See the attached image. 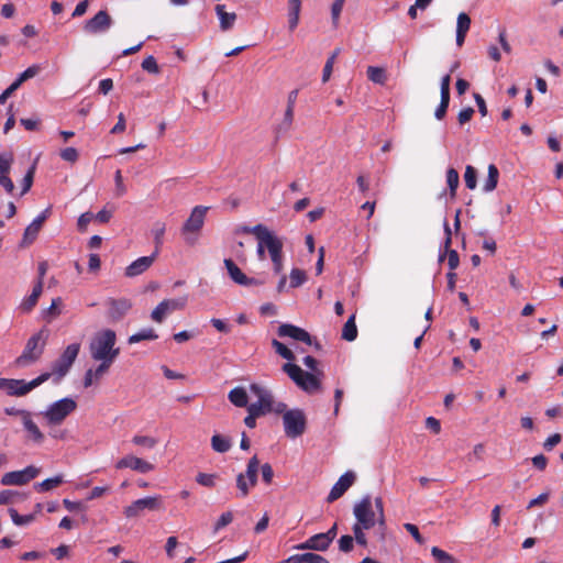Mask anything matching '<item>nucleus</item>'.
<instances>
[{
    "mask_svg": "<svg viewBox=\"0 0 563 563\" xmlns=\"http://www.w3.org/2000/svg\"><path fill=\"white\" fill-rule=\"evenodd\" d=\"M244 232L252 233L257 240V256L265 258V250L268 251L275 274H280L283 265V241L271 232L265 225L256 224L253 228H245Z\"/></svg>",
    "mask_w": 563,
    "mask_h": 563,
    "instance_id": "obj_1",
    "label": "nucleus"
},
{
    "mask_svg": "<svg viewBox=\"0 0 563 563\" xmlns=\"http://www.w3.org/2000/svg\"><path fill=\"white\" fill-rule=\"evenodd\" d=\"M117 334L111 329L99 331L92 338L89 344V352L92 360L115 361L120 354V349L115 347Z\"/></svg>",
    "mask_w": 563,
    "mask_h": 563,
    "instance_id": "obj_2",
    "label": "nucleus"
},
{
    "mask_svg": "<svg viewBox=\"0 0 563 563\" xmlns=\"http://www.w3.org/2000/svg\"><path fill=\"white\" fill-rule=\"evenodd\" d=\"M48 335L49 331L46 328H42L40 331L34 333L26 341L21 355L14 360V366L24 368L36 363L44 353Z\"/></svg>",
    "mask_w": 563,
    "mask_h": 563,
    "instance_id": "obj_3",
    "label": "nucleus"
},
{
    "mask_svg": "<svg viewBox=\"0 0 563 563\" xmlns=\"http://www.w3.org/2000/svg\"><path fill=\"white\" fill-rule=\"evenodd\" d=\"M51 378V373H42L36 378L26 382L24 379L3 378L0 377V390H4L7 395L22 397L45 383Z\"/></svg>",
    "mask_w": 563,
    "mask_h": 563,
    "instance_id": "obj_4",
    "label": "nucleus"
},
{
    "mask_svg": "<svg viewBox=\"0 0 563 563\" xmlns=\"http://www.w3.org/2000/svg\"><path fill=\"white\" fill-rule=\"evenodd\" d=\"M283 369L298 387L309 394L318 391L321 387L320 374L305 372L300 366L292 363H286Z\"/></svg>",
    "mask_w": 563,
    "mask_h": 563,
    "instance_id": "obj_5",
    "label": "nucleus"
},
{
    "mask_svg": "<svg viewBox=\"0 0 563 563\" xmlns=\"http://www.w3.org/2000/svg\"><path fill=\"white\" fill-rule=\"evenodd\" d=\"M77 408V402L69 397L59 399L47 407L43 417L48 426H59Z\"/></svg>",
    "mask_w": 563,
    "mask_h": 563,
    "instance_id": "obj_6",
    "label": "nucleus"
},
{
    "mask_svg": "<svg viewBox=\"0 0 563 563\" xmlns=\"http://www.w3.org/2000/svg\"><path fill=\"white\" fill-rule=\"evenodd\" d=\"M353 514L356 519L354 525L361 528L372 529L377 525V515L373 510L372 498L369 495L364 496L354 505Z\"/></svg>",
    "mask_w": 563,
    "mask_h": 563,
    "instance_id": "obj_7",
    "label": "nucleus"
},
{
    "mask_svg": "<svg viewBox=\"0 0 563 563\" xmlns=\"http://www.w3.org/2000/svg\"><path fill=\"white\" fill-rule=\"evenodd\" d=\"M260 470V461L256 455L251 457L246 465V471L236 476V487L239 496L245 498L250 494V489L257 484V474Z\"/></svg>",
    "mask_w": 563,
    "mask_h": 563,
    "instance_id": "obj_8",
    "label": "nucleus"
},
{
    "mask_svg": "<svg viewBox=\"0 0 563 563\" xmlns=\"http://www.w3.org/2000/svg\"><path fill=\"white\" fill-rule=\"evenodd\" d=\"M285 434L288 438L296 439L302 435L306 431V417L299 409L288 410L283 416Z\"/></svg>",
    "mask_w": 563,
    "mask_h": 563,
    "instance_id": "obj_9",
    "label": "nucleus"
},
{
    "mask_svg": "<svg viewBox=\"0 0 563 563\" xmlns=\"http://www.w3.org/2000/svg\"><path fill=\"white\" fill-rule=\"evenodd\" d=\"M79 351H80L79 343L69 344L64 350L62 355L53 363L51 376L53 374H55L59 378L64 377L70 369L74 362L76 361Z\"/></svg>",
    "mask_w": 563,
    "mask_h": 563,
    "instance_id": "obj_10",
    "label": "nucleus"
},
{
    "mask_svg": "<svg viewBox=\"0 0 563 563\" xmlns=\"http://www.w3.org/2000/svg\"><path fill=\"white\" fill-rule=\"evenodd\" d=\"M208 211V207L196 206L189 216V218L185 221L181 233L185 235V240L189 244L195 243V239H191L189 234L198 233L205 223L206 213Z\"/></svg>",
    "mask_w": 563,
    "mask_h": 563,
    "instance_id": "obj_11",
    "label": "nucleus"
},
{
    "mask_svg": "<svg viewBox=\"0 0 563 563\" xmlns=\"http://www.w3.org/2000/svg\"><path fill=\"white\" fill-rule=\"evenodd\" d=\"M163 508L161 496H148L137 499L124 508L126 518L139 517L144 510L155 511Z\"/></svg>",
    "mask_w": 563,
    "mask_h": 563,
    "instance_id": "obj_12",
    "label": "nucleus"
},
{
    "mask_svg": "<svg viewBox=\"0 0 563 563\" xmlns=\"http://www.w3.org/2000/svg\"><path fill=\"white\" fill-rule=\"evenodd\" d=\"M40 472H41V468L33 466V465L26 466L25 468H23L21 471L8 472L1 477V484L4 486L25 485L29 482H31L32 479H34L35 477H37Z\"/></svg>",
    "mask_w": 563,
    "mask_h": 563,
    "instance_id": "obj_13",
    "label": "nucleus"
},
{
    "mask_svg": "<svg viewBox=\"0 0 563 563\" xmlns=\"http://www.w3.org/2000/svg\"><path fill=\"white\" fill-rule=\"evenodd\" d=\"M113 23L111 15L106 10H100L84 24V31L88 34L107 32Z\"/></svg>",
    "mask_w": 563,
    "mask_h": 563,
    "instance_id": "obj_14",
    "label": "nucleus"
},
{
    "mask_svg": "<svg viewBox=\"0 0 563 563\" xmlns=\"http://www.w3.org/2000/svg\"><path fill=\"white\" fill-rule=\"evenodd\" d=\"M250 389L254 395L257 396L258 400L256 402L249 405L247 408L257 409V411L261 416H264V415L273 411L274 399H273L272 394L268 390L262 388L257 384H252L250 386Z\"/></svg>",
    "mask_w": 563,
    "mask_h": 563,
    "instance_id": "obj_15",
    "label": "nucleus"
},
{
    "mask_svg": "<svg viewBox=\"0 0 563 563\" xmlns=\"http://www.w3.org/2000/svg\"><path fill=\"white\" fill-rule=\"evenodd\" d=\"M185 303V299H165L152 311L151 318L153 321L162 323L168 313L183 309Z\"/></svg>",
    "mask_w": 563,
    "mask_h": 563,
    "instance_id": "obj_16",
    "label": "nucleus"
},
{
    "mask_svg": "<svg viewBox=\"0 0 563 563\" xmlns=\"http://www.w3.org/2000/svg\"><path fill=\"white\" fill-rule=\"evenodd\" d=\"M13 159L11 152L0 153V185L8 194H12L14 190V184L9 177Z\"/></svg>",
    "mask_w": 563,
    "mask_h": 563,
    "instance_id": "obj_17",
    "label": "nucleus"
},
{
    "mask_svg": "<svg viewBox=\"0 0 563 563\" xmlns=\"http://www.w3.org/2000/svg\"><path fill=\"white\" fill-rule=\"evenodd\" d=\"M355 478L356 476L352 471H347L342 476H340L338 482L331 488L327 497V501L333 503L340 497H342L345 494V492L353 485Z\"/></svg>",
    "mask_w": 563,
    "mask_h": 563,
    "instance_id": "obj_18",
    "label": "nucleus"
},
{
    "mask_svg": "<svg viewBox=\"0 0 563 563\" xmlns=\"http://www.w3.org/2000/svg\"><path fill=\"white\" fill-rule=\"evenodd\" d=\"M118 470L131 468L140 473H148L154 470V465L134 455H126L119 460L115 464Z\"/></svg>",
    "mask_w": 563,
    "mask_h": 563,
    "instance_id": "obj_19",
    "label": "nucleus"
},
{
    "mask_svg": "<svg viewBox=\"0 0 563 563\" xmlns=\"http://www.w3.org/2000/svg\"><path fill=\"white\" fill-rule=\"evenodd\" d=\"M107 306L109 307L108 316L112 321L121 320L128 311L131 309L132 303L129 299H113L109 298L107 300Z\"/></svg>",
    "mask_w": 563,
    "mask_h": 563,
    "instance_id": "obj_20",
    "label": "nucleus"
},
{
    "mask_svg": "<svg viewBox=\"0 0 563 563\" xmlns=\"http://www.w3.org/2000/svg\"><path fill=\"white\" fill-rule=\"evenodd\" d=\"M278 335L283 336V338L288 336L296 341H300V342H303L309 345L312 344L311 335L305 329H301L294 324L284 323L282 325H279Z\"/></svg>",
    "mask_w": 563,
    "mask_h": 563,
    "instance_id": "obj_21",
    "label": "nucleus"
},
{
    "mask_svg": "<svg viewBox=\"0 0 563 563\" xmlns=\"http://www.w3.org/2000/svg\"><path fill=\"white\" fill-rule=\"evenodd\" d=\"M157 257V254L153 253L150 256H142L132 262L126 268H125V276L126 277H135L141 274H143L145 271H147L152 264L154 263L155 258Z\"/></svg>",
    "mask_w": 563,
    "mask_h": 563,
    "instance_id": "obj_22",
    "label": "nucleus"
},
{
    "mask_svg": "<svg viewBox=\"0 0 563 563\" xmlns=\"http://www.w3.org/2000/svg\"><path fill=\"white\" fill-rule=\"evenodd\" d=\"M22 424H23V428L24 430L27 432V435H29V439L36 443V444H42L45 440V435L44 433L40 430V428L37 427V424L34 422L33 420V415L32 412L30 411L27 413V416H25L23 419H22Z\"/></svg>",
    "mask_w": 563,
    "mask_h": 563,
    "instance_id": "obj_23",
    "label": "nucleus"
},
{
    "mask_svg": "<svg viewBox=\"0 0 563 563\" xmlns=\"http://www.w3.org/2000/svg\"><path fill=\"white\" fill-rule=\"evenodd\" d=\"M331 542L324 533H317L305 541L300 549H309L316 551H324L329 548Z\"/></svg>",
    "mask_w": 563,
    "mask_h": 563,
    "instance_id": "obj_24",
    "label": "nucleus"
},
{
    "mask_svg": "<svg viewBox=\"0 0 563 563\" xmlns=\"http://www.w3.org/2000/svg\"><path fill=\"white\" fill-rule=\"evenodd\" d=\"M42 291L43 288H41V282H36L33 286L31 295L24 298L20 303V310L24 313L31 312L36 306L37 300L42 295Z\"/></svg>",
    "mask_w": 563,
    "mask_h": 563,
    "instance_id": "obj_25",
    "label": "nucleus"
},
{
    "mask_svg": "<svg viewBox=\"0 0 563 563\" xmlns=\"http://www.w3.org/2000/svg\"><path fill=\"white\" fill-rule=\"evenodd\" d=\"M228 399L232 405L239 408L249 407V397L244 387H234L228 394Z\"/></svg>",
    "mask_w": 563,
    "mask_h": 563,
    "instance_id": "obj_26",
    "label": "nucleus"
},
{
    "mask_svg": "<svg viewBox=\"0 0 563 563\" xmlns=\"http://www.w3.org/2000/svg\"><path fill=\"white\" fill-rule=\"evenodd\" d=\"M284 563H329L328 560L316 553L294 554L289 556Z\"/></svg>",
    "mask_w": 563,
    "mask_h": 563,
    "instance_id": "obj_27",
    "label": "nucleus"
},
{
    "mask_svg": "<svg viewBox=\"0 0 563 563\" xmlns=\"http://www.w3.org/2000/svg\"><path fill=\"white\" fill-rule=\"evenodd\" d=\"M224 8L225 7L223 4H217L216 12L220 20V29L222 31H228L233 26L236 20V14L225 12Z\"/></svg>",
    "mask_w": 563,
    "mask_h": 563,
    "instance_id": "obj_28",
    "label": "nucleus"
},
{
    "mask_svg": "<svg viewBox=\"0 0 563 563\" xmlns=\"http://www.w3.org/2000/svg\"><path fill=\"white\" fill-rule=\"evenodd\" d=\"M223 263H224V266L228 271L230 278L235 284L242 286V284L245 283L244 280H245L246 275L239 268V266L231 258H225L223 261Z\"/></svg>",
    "mask_w": 563,
    "mask_h": 563,
    "instance_id": "obj_29",
    "label": "nucleus"
},
{
    "mask_svg": "<svg viewBox=\"0 0 563 563\" xmlns=\"http://www.w3.org/2000/svg\"><path fill=\"white\" fill-rule=\"evenodd\" d=\"M375 508H376V515H377V531L379 533L380 540L383 541L385 539V532H386V519H385V512H384V503L382 497L375 498Z\"/></svg>",
    "mask_w": 563,
    "mask_h": 563,
    "instance_id": "obj_30",
    "label": "nucleus"
},
{
    "mask_svg": "<svg viewBox=\"0 0 563 563\" xmlns=\"http://www.w3.org/2000/svg\"><path fill=\"white\" fill-rule=\"evenodd\" d=\"M288 23L289 30L294 31L299 23V14L301 9V0H288Z\"/></svg>",
    "mask_w": 563,
    "mask_h": 563,
    "instance_id": "obj_31",
    "label": "nucleus"
},
{
    "mask_svg": "<svg viewBox=\"0 0 563 563\" xmlns=\"http://www.w3.org/2000/svg\"><path fill=\"white\" fill-rule=\"evenodd\" d=\"M41 229L42 228L36 225L34 222H31L24 230L20 247L24 249L30 246L36 240Z\"/></svg>",
    "mask_w": 563,
    "mask_h": 563,
    "instance_id": "obj_32",
    "label": "nucleus"
},
{
    "mask_svg": "<svg viewBox=\"0 0 563 563\" xmlns=\"http://www.w3.org/2000/svg\"><path fill=\"white\" fill-rule=\"evenodd\" d=\"M165 231H166V224L164 222L157 221L154 223L153 229H152V234H153V239H154V243H155V250L153 253H155L157 255H158L161 247L163 245V242H164Z\"/></svg>",
    "mask_w": 563,
    "mask_h": 563,
    "instance_id": "obj_33",
    "label": "nucleus"
},
{
    "mask_svg": "<svg viewBox=\"0 0 563 563\" xmlns=\"http://www.w3.org/2000/svg\"><path fill=\"white\" fill-rule=\"evenodd\" d=\"M498 178H499V170H498V168L496 167V165L489 164L488 165V175H487V178H486V180H485V183L483 185V190L485 192L493 191L497 187Z\"/></svg>",
    "mask_w": 563,
    "mask_h": 563,
    "instance_id": "obj_34",
    "label": "nucleus"
},
{
    "mask_svg": "<svg viewBox=\"0 0 563 563\" xmlns=\"http://www.w3.org/2000/svg\"><path fill=\"white\" fill-rule=\"evenodd\" d=\"M294 115H295V108L286 107V110L284 113V119L276 126V130H275L277 135L287 133L291 129L292 122H294Z\"/></svg>",
    "mask_w": 563,
    "mask_h": 563,
    "instance_id": "obj_35",
    "label": "nucleus"
},
{
    "mask_svg": "<svg viewBox=\"0 0 563 563\" xmlns=\"http://www.w3.org/2000/svg\"><path fill=\"white\" fill-rule=\"evenodd\" d=\"M357 336V328L355 323V314H352L344 323L342 329V339L352 342Z\"/></svg>",
    "mask_w": 563,
    "mask_h": 563,
    "instance_id": "obj_36",
    "label": "nucleus"
},
{
    "mask_svg": "<svg viewBox=\"0 0 563 563\" xmlns=\"http://www.w3.org/2000/svg\"><path fill=\"white\" fill-rule=\"evenodd\" d=\"M63 483H64V477H63V475L59 474L54 477L46 478L41 483L35 484L34 488L37 492H48V490H52V489L58 487Z\"/></svg>",
    "mask_w": 563,
    "mask_h": 563,
    "instance_id": "obj_37",
    "label": "nucleus"
},
{
    "mask_svg": "<svg viewBox=\"0 0 563 563\" xmlns=\"http://www.w3.org/2000/svg\"><path fill=\"white\" fill-rule=\"evenodd\" d=\"M211 446L218 453H225L231 449V441L220 434H214L211 438Z\"/></svg>",
    "mask_w": 563,
    "mask_h": 563,
    "instance_id": "obj_38",
    "label": "nucleus"
},
{
    "mask_svg": "<svg viewBox=\"0 0 563 563\" xmlns=\"http://www.w3.org/2000/svg\"><path fill=\"white\" fill-rule=\"evenodd\" d=\"M158 335L156 334L155 330L152 328L142 329L140 332L132 334L128 342L129 344L139 343L144 340H156Z\"/></svg>",
    "mask_w": 563,
    "mask_h": 563,
    "instance_id": "obj_39",
    "label": "nucleus"
},
{
    "mask_svg": "<svg viewBox=\"0 0 563 563\" xmlns=\"http://www.w3.org/2000/svg\"><path fill=\"white\" fill-rule=\"evenodd\" d=\"M446 183L450 189V196L452 199H454L460 183V176L455 168L451 167L446 170Z\"/></svg>",
    "mask_w": 563,
    "mask_h": 563,
    "instance_id": "obj_40",
    "label": "nucleus"
},
{
    "mask_svg": "<svg viewBox=\"0 0 563 563\" xmlns=\"http://www.w3.org/2000/svg\"><path fill=\"white\" fill-rule=\"evenodd\" d=\"M366 73L368 79L375 84L384 85L387 80L386 71L384 68L369 66Z\"/></svg>",
    "mask_w": 563,
    "mask_h": 563,
    "instance_id": "obj_41",
    "label": "nucleus"
},
{
    "mask_svg": "<svg viewBox=\"0 0 563 563\" xmlns=\"http://www.w3.org/2000/svg\"><path fill=\"white\" fill-rule=\"evenodd\" d=\"M8 511H9V515H10L13 523L16 526L29 525L35 519V516L33 514L22 516L14 508H9Z\"/></svg>",
    "mask_w": 563,
    "mask_h": 563,
    "instance_id": "obj_42",
    "label": "nucleus"
},
{
    "mask_svg": "<svg viewBox=\"0 0 563 563\" xmlns=\"http://www.w3.org/2000/svg\"><path fill=\"white\" fill-rule=\"evenodd\" d=\"M431 554L438 563H457L455 558L438 547L431 549Z\"/></svg>",
    "mask_w": 563,
    "mask_h": 563,
    "instance_id": "obj_43",
    "label": "nucleus"
},
{
    "mask_svg": "<svg viewBox=\"0 0 563 563\" xmlns=\"http://www.w3.org/2000/svg\"><path fill=\"white\" fill-rule=\"evenodd\" d=\"M272 345L275 349V352L277 354H279L283 358L288 360V361H294L295 360V354L284 343H282L278 340L274 339L272 341Z\"/></svg>",
    "mask_w": 563,
    "mask_h": 563,
    "instance_id": "obj_44",
    "label": "nucleus"
},
{
    "mask_svg": "<svg viewBox=\"0 0 563 563\" xmlns=\"http://www.w3.org/2000/svg\"><path fill=\"white\" fill-rule=\"evenodd\" d=\"M307 279V275L299 268H292L289 276V284L291 288L301 286Z\"/></svg>",
    "mask_w": 563,
    "mask_h": 563,
    "instance_id": "obj_45",
    "label": "nucleus"
},
{
    "mask_svg": "<svg viewBox=\"0 0 563 563\" xmlns=\"http://www.w3.org/2000/svg\"><path fill=\"white\" fill-rule=\"evenodd\" d=\"M464 180H465V186L473 190L476 188V185H477V172L476 169L471 166V165H467L466 168H465V173H464Z\"/></svg>",
    "mask_w": 563,
    "mask_h": 563,
    "instance_id": "obj_46",
    "label": "nucleus"
},
{
    "mask_svg": "<svg viewBox=\"0 0 563 563\" xmlns=\"http://www.w3.org/2000/svg\"><path fill=\"white\" fill-rule=\"evenodd\" d=\"M96 361L100 362V364L95 369H92V373L95 374L96 380H99L109 372L114 361H110L109 358Z\"/></svg>",
    "mask_w": 563,
    "mask_h": 563,
    "instance_id": "obj_47",
    "label": "nucleus"
},
{
    "mask_svg": "<svg viewBox=\"0 0 563 563\" xmlns=\"http://www.w3.org/2000/svg\"><path fill=\"white\" fill-rule=\"evenodd\" d=\"M21 494L16 490L4 489L0 492V505L14 504Z\"/></svg>",
    "mask_w": 563,
    "mask_h": 563,
    "instance_id": "obj_48",
    "label": "nucleus"
},
{
    "mask_svg": "<svg viewBox=\"0 0 563 563\" xmlns=\"http://www.w3.org/2000/svg\"><path fill=\"white\" fill-rule=\"evenodd\" d=\"M217 477L218 476L216 474L198 473L196 482L201 486L212 488L216 486Z\"/></svg>",
    "mask_w": 563,
    "mask_h": 563,
    "instance_id": "obj_49",
    "label": "nucleus"
},
{
    "mask_svg": "<svg viewBox=\"0 0 563 563\" xmlns=\"http://www.w3.org/2000/svg\"><path fill=\"white\" fill-rule=\"evenodd\" d=\"M471 27V18L465 13L461 12L457 15L456 31L467 34Z\"/></svg>",
    "mask_w": 563,
    "mask_h": 563,
    "instance_id": "obj_50",
    "label": "nucleus"
},
{
    "mask_svg": "<svg viewBox=\"0 0 563 563\" xmlns=\"http://www.w3.org/2000/svg\"><path fill=\"white\" fill-rule=\"evenodd\" d=\"M132 442L136 445L153 449L157 444V440L147 435H134Z\"/></svg>",
    "mask_w": 563,
    "mask_h": 563,
    "instance_id": "obj_51",
    "label": "nucleus"
},
{
    "mask_svg": "<svg viewBox=\"0 0 563 563\" xmlns=\"http://www.w3.org/2000/svg\"><path fill=\"white\" fill-rule=\"evenodd\" d=\"M142 68L150 74H158L161 71L156 59L152 55L144 58L142 62Z\"/></svg>",
    "mask_w": 563,
    "mask_h": 563,
    "instance_id": "obj_52",
    "label": "nucleus"
},
{
    "mask_svg": "<svg viewBox=\"0 0 563 563\" xmlns=\"http://www.w3.org/2000/svg\"><path fill=\"white\" fill-rule=\"evenodd\" d=\"M450 103V97L449 96H441L440 104L435 109L434 115L438 120H442L448 111Z\"/></svg>",
    "mask_w": 563,
    "mask_h": 563,
    "instance_id": "obj_53",
    "label": "nucleus"
},
{
    "mask_svg": "<svg viewBox=\"0 0 563 563\" xmlns=\"http://www.w3.org/2000/svg\"><path fill=\"white\" fill-rule=\"evenodd\" d=\"M59 155H60L62 159L69 162V163L77 162V159L79 157L78 151L75 147H66L60 151Z\"/></svg>",
    "mask_w": 563,
    "mask_h": 563,
    "instance_id": "obj_54",
    "label": "nucleus"
},
{
    "mask_svg": "<svg viewBox=\"0 0 563 563\" xmlns=\"http://www.w3.org/2000/svg\"><path fill=\"white\" fill-rule=\"evenodd\" d=\"M233 520V514L231 511L223 512L214 525V531H219L222 528L230 525Z\"/></svg>",
    "mask_w": 563,
    "mask_h": 563,
    "instance_id": "obj_55",
    "label": "nucleus"
},
{
    "mask_svg": "<svg viewBox=\"0 0 563 563\" xmlns=\"http://www.w3.org/2000/svg\"><path fill=\"white\" fill-rule=\"evenodd\" d=\"M445 254L448 255L449 268L453 272L460 264L459 253L450 247L449 250H445Z\"/></svg>",
    "mask_w": 563,
    "mask_h": 563,
    "instance_id": "obj_56",
    "label": "nucleus"
},
{
    "mask_svg": "<svg viewBox=\"0 0 563 563\" xmlns=\"http://www.w3.org/2000/svg\"><path fill=\"white\" fill-rule=\"evenodd\" d=\"M354 540L352 536L345 534L339 539V549L342 552H350L353 550Z\"/></svg>",
    "mask_w": 563,
    "mask_h": 563,
    "instance_id": "obj_57",
    "label": "nucleus"
},
{
    "mask_svg": "<svg viewBox=\"0 0 563 563\" xmlns=\"http://www.w3.org/2000/svg\"><path fill=\"white\" fill-rule=\"evenodd\" d=\"M352 530H353L356 543L362 545V547H366L367 545V539H366V536L364 533V530H366V529L365 528H361L360 526L354 525Z\"/></svg>",
    "mask_w": 563,
    "mask_h": 563,
    "instance_id": "obj_58",
    "label": "nucleus"
},
{
    "mask_svg": "<svg viewBox=\"0 0 563 563\" xmlns=\"http://www.w3.org/2000/svg\"><path fill=\"white\" fill-rule=\"evenodd\" d=\"M261 417L257 409L255 408H247V416L244 418V423L249 428H255L256 426V418Z\"/></svg>",
    "mask_w": 563,
    "mask_h": 563,
    "instance_id": "obj_59",
    "label": "nucleus"
},
{
    "mask_svg": "<svg viewBox=\"0 0 563 563\" xmlns=\"http://www.w3.org/2000/svg\"><path fill=\"white\" fill-rule=\"evenodd\" d=\"M34 172H35V166H32L27 173L25 174L24 178H23V189H22V195L26 194L31 187H32V184H33V178H34Z\"/></svg>",
    "mask_w": 563,
    "mask_h": 563,
    "instance_id": "obj_60",
    "label": "nucleus"
},
{
    "mask_svg": "<svg viewBox=\"0 0 563 563\" xmlns=\"http://www.w3.org/2000/svg\"><path fill=\"white\" fill-rule=\"evenodd\" d=\"M92 219H93V213H91V212L82 213L78 218V221H77L78 230L81 232L86 231L88 224L91 222Z\"/></svg>",
    "mask_w": 563,
    "mask_h": 563,
    "instance_id": "obj_61",
    "label": "nucleus"
},
{
    "mask_svg": "<svg viewBox=\"0 0 563 563\" xmlns=\"http://www.w3.org/2000/svg\"><path fill=\"white\" fill-rule=\"evenodd\" d=\"M474 114V109L472 107H467L462 109L457 114V121L461 125L468 122Z\"/></svg>",
    "mask_w": 563,
    "mask_h": 563,
    "instance_id": "obj_62",
    "label": "nucleus"
},
{
    "mask_svg": "<svg viewBox=\"0 0 563 563\" xmlns=\"http://www.w3.org/2000/svg\"><path fill=\"white\" fill-rule=\"evenodd\" d=\"M262 478L266 484H271L274 477V471L269 463H265L261 466Z\"/></svg>",
    "mask_w": 563,
    "mask_h": 563,
    "instance_id": "obj_63",
    "label": "nucleus"
},
{
    "mask_svg": "<svg viewBox=\"0 0 563 563\" xmlns=\"http://www.w3.org/2000/svg\"><path fill=\"white\" fill-rule=\"evenodd\" d=\"M404 528L413 537V539L419 543L422 544L424 542V539L419 532V529L413 523H405Z\"/></svg>",
    "mask_w": 563,
    "mask_h": 563,
    "instance_id": "obj_64",
    "label": "nucleus"
}]
</instances>
